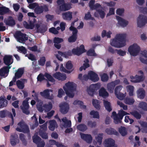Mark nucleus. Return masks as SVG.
<instances>
[{
	"label": "nucleus",
	"mask_w": 147,
	"mask_h": 147,
	"mask_svg": "<svg viewBox=\"0 0 147 147\" xmlns=\"http://www.w3.org/2000/svg\"><path fill=\"white\" fill-rule=\"evenodd\" d=\"M39 135L44 139H47L48 138V134L45 131L40 130L39 131Z\"/></svg>",
	"instance_id": "nucleus-38"
},
{
	"label": "nucleus",
	"mask_w": 147,
	"mask_h": 147,
	"mask_svg": "<svg viewBox=\"0 0 147 147\" xmlns=\"http://www.w3.org/2000/svg\"><path fill=\"white\" fill-rule=\"evenodd\" d=\"M48 11V7L46 5H39L37 4L34 10L35 13L37 14H40L44 11L45 12H47Z\"/></svg>",
	"instance_id": "nucleus-13"
},
{
	"label": "nucleus",
	"mask_w": 147,
	"mask_h": 147,
	"mask_svg": "<svg viewBox=\"0 0 147 147\" xmlns=\"http://www.w3.org/2000/svg\"><path fill=\"white\" fill-rule=\"evenodd\" d=\"M57 3L59 5V9L61 11H66L71 8V4L69 3H65L64 0H57Z\"/></svg>",
	"instance_id": "nucleus-5"
},
{
	"label": "nucleus",
	"mask_w": 147,
	"mask_h": 147,
	"mask_svg": "<svg viewBox=\"0 0 147 147\" xmlns=\"http://www.w3.org/2000/svg\"><path fill=\"white\" fill-rule=\"evenodd\" d=\"M11 55H5L3 58L4 63L7 66H4L0 69V75L1 76H4L5 74L8 73L9 69L11 68L9 65L12 63H11V60L12 59Z\"/></svg>",
	"instance_id": "nucleus-3"
},
{
	"label": "nucleus",
	"mask_w": 147,
	"mask_h": 147,
	"mask_svg": "<svg viewBox=\"0 0 147 147\" xmlns=\"http://www.w3.org/2000/svg\"><path fill=\"white\" fill-rule=\"evenodd\" d=\"M49 32L55 34H58L59 32L55 27H52L49 29Z\"/></svg>",
	"instance_id": "nucleus-60"
},
{
	"label": "nucleus",
	"mask_w": 147,
	"mask_h": 147,
	"mask_svg": "<svg viewBox=\"0 0 147 147\" xmlns=\"http://www.w3.org/2000/svg\"><path fill=\"white\" fill-rule=\"evenodd\" d=\"M8 104V101L3 97H0V105L1 108L6 107Z\"/></svg>",
	"instance_id": "nucleus-34"
},
{
	"label": "nucleus",
	"mask_w": 147,
	"mask_h": 147,
	"mask_svg": "<svg viewBox=\"0 0 147 147\" xmlns=\"http://www.w3.org/2000/svg\"><path fill=\"white\" fill-rule=\"evenodd\" d=\"M89 79L94 82H97L99 80L98 75L93 71H90L88 73Z\"/></svg>",
	"instance_id": "nucleus-17"
},
{
	"label": "nucleus",
	"mask_w": 147,
	"mask_h": 147,
	"mask_svg": "<svg viewBox=\"0 0 147 147\" xmlns=\"http://www.w3.org/2000/svg\"><path fill=\"white\" fill-rule=\"evenodd\" d=\"M134 100L133 98L127 97H126L125 100V103L129 105H133L134 103Z\"/></svg>",
	"instance_id": "nucleus-40"
},
{
	"label": "nucleus",
	"mask_w": 147,
	"mask_h": 147,
	"mask_svg": "<svg viewBox=\"0 0 147 147\" xmlns=\"http://www.w3.org/2000/svg\"><path fill=\"white\" fill-rule=\"evenodd\" d=\"M4 22L6 25L10 26H13L16 24L15 20L11 16H9L7 19H5Z\"/></svg>",
	"instance_id": "nucleus-20"
},
{
	"label": "nucleus",
	"mask_w": 147,
	"mask_h": 147,
	"mask_svg": "<svg viewBox=\"0 0 147 147\" xmlns=\"http://www.w3.org/2000/svg\"><path fill=\"white\" fill-rule=\"evenodd\" d=\"M101 80L104 82H107L109 79V77L106 73H103L101 75H100Z\"/></svg>",
	"instance_id": "nucleus-45"
},
{
	"label": "nucleus",
	"mask_w": 147,
	"mask_h": 147,
	"mask_svg": "<svg viewBox=\"0 0 147 147\" xmlns=\"http://www.w3.org/2000/svg\"><path fill=\"white\" fill-rule=\"evenodd\" d=\"M40 102H39V103L36 105V108L39 112H42L44 110L43 108V106H42L43 102L41 100H40Z\"/></svg>",
	"instance_id": "nucleus-41"
},
{
	"label": "nucleus",
	"mask_w": 147,
	"mask_h": 147,
	"mask_svg": "<svg viewBox=\"0 0 147 147\" xmlns=\"http://www.w3.org/2000/svg\"><path fill=\"white\" fill-rule=\"evenodd\" d=\"M104 106L107 111L110 112L111 111L112 109L111 107V104L110 102L105 100H103Z\"/></svg>",
	"instance_id": "nucleus-28"
},
{
	"label": "nucleus",
	"mask_w": 147,
	"mask_h": 147,
	"mask_svg": "<svg viewBox=\"0 0 147 147\" xmlns=\"http://www.w3.org/2000/svg\"><path fill=\"white\" fill-rule=\"evenodd\" d=\"M63 88L67 95L65 96V100H67V96L71 98H72L74 97V92L76 90V87L74 83L68 82L65 84V86L63 87Z\"/></svg>",
	"instance_id": "nucleus-2"
},
{
	"label": "nucleus",
	"mask_w": 147,
	"mask_h": 147,
	"mask_svg": "<svg viewBox=\"0 0 147 147\" xmlns=\"http://www.w3.org/2000/svg\"><path fill=\"white\" fill-rule=\"evenodd\" d=\"M63 41V38L58 37H55L53 39V42L55 44H59L62 42Z\"/></svg>",
	"instance_id": "nucleus-53"
},
{
	"label": "nucleus",
	"mask_w": 147,
	"mask_h": 147,
	"mask_svg": "<svg viewBox=\"0 0 147 147\" xmlns=\"http://www.w3.org/2000/svg\"><path fill=\"white\" fill-rule=\"evenodd\" d=\"M7 111L4 110L0 111V117L1 118L5 117L6 116V113Z\"/></svg>",
	"instance_id": "nucleus-63"
},
{
	"label": "nucleus",
	"mask_w": 147,
	"mask_h": 147,
	"mask_svg": "<svg viewBox=\"0 0 147 147\" xmlns=\"http://www.w3.org/2000/svg\"><path fill=\"white\" fill-rule=\"evenodd\" d=\"M126 34H117L116 35L115 38L111 42V44L112 46L117 48L123 47L126 45Z\"/></svg>",
	"instance_id": "nucleus-1"
},
{
	"label": "nucleus",
	"mask_w": 147,
	"mask_h": 147,
	"mask_svg": "<svg viewBox=\"0 0 147 147\" xmlns=\"http://www.w3.org/2000/svg\"><path fill=\"white\" fill-rule=\"evenodd\" d=\"M117 98L119 99L122 100L125 97V96L123 93H120L115 94Z\"/></svg>",
	"instance_id": "nucleus-58"
},
{
	"label": "nucleus",
	"mask_w": 147,
	"mask_h": 147,
	"mask_svg": "<svg viewBox=\"0 0 147 147\" xmlns=\"http://www.w3.org/2000/svg\"><path fill=\"white\" fill-rule=\"evenodd\" d=\"M76 127L78 130L83 132L86 130L88 128L86 125L84 124H79Z\"/></svg>",
	"instance_id": "nucleus-32"
},
{
	"label": "nucleus",
	"mask_w": 147,
	"mask_h": 147,
	"mask_svg": "<svg viewBox=\"0 0 147 147\" xmlns=\"http://www.w3.org/2000/svg\"><path fill=\"white\" fill-rule=\"evenodd\" d=\"M84 19L86 20L89 19L93 20H94V18L91 16L90 12H88L87 14H85Z\"/></svg>",
	"instance_id": "nucleus-57"
},
{
	"label": "nucleus",
	"mask_w": 147,
	"mask_h": 147,
	"mask_svg": "<svg viewBox=\"0 0 147 147\" xmlns=\"http://www.w3.org/2000/svg\"><path fill=\"white\" fill-rule=\"evenodd\" d=\"M60 111L63 114H66L68 111L69 107V105L66 103H64L59 106Z\"/></svg>",
	"instance_id": "nucleus-19"
},
{
	"label": "nucleus",
	"mask_w": 147,
	"mask_h": 147,
	"mask_svg": "<svg viewBox=\"0 0 147 147\" xmlns=\"http://www.w3.org/2000/svg\"><path fill=\"white\" fill-rule=\"evenodd\" d=\"M26 34L23 33L20 31H18L16 32L15 37L18 41L21 43H24L28 40Z\"/></svg>",
	"instance_id": "nucleus-7"
},
{
	"label": "nucleus",
	"mask_w": 147,
	"mask_h": 147,
	"mask_svg": "<svg viewBox=\"0 0 147 147\" xmlns=\"http://www.w3.org/2000/svg\"><path fill=\"white\" fill-rule=\"evenodd\" d=\"M140 50V47L137 44L135 43L130 46L128 49V51L131 55L133 56L137 55Z\"/></svg>",
	"instance_id": "nucleus-6"
},
{
	"label": "nucleus",
	"mask_w": 147,
	"mask_h": 147,
	"mask_svg": "<svg viewBox=\"0 0 147 147\" xmlns=\"http://www.w3.org/2000/svg\"><path fill=\"white\" fill-rule=\"evenodd\" d=\"M44 76L47 78L49 81L52 83L55 82V80L53 77L49 74L47 73H45L44 75L42 74H39L37 77V81L41 82L45 80Z\"/></svg>",
	"instance_id": "nucleus-9"
},
{
	"label": "nucleus",
	"mask_w": 147,
	"mask_h": 147,
	"mask_svg": "<svg viewBox=\"0 0 147 147\" xmlns=\"http://www.w3.org/2000/svg\"><path fill=\"white\" fill-rule=\"evenodd\" d=\"M73 66V65L71 63L70 61H68L66 63V68L70 70L71 69Z\"/></svg>",
	"instance_id": "nucleus-64"
},
{
	"label": "nucleus",
	"mask_w": 147,
	"mask_h": 147,
	"mask_svg": "<svg viewBox=\"0 0 147 147\" xmlns=\"http://www.w3.org/2000/svg\"><path fill=\"white\" fill-rule=\"evenodd\" d=\"M139 107L144 110L147 111V104L145 102H141L139 103Z\"/></svg>",
	"instance_id": "nucleus-42"
},
{
	"label": "nucleus",
	"mask_w": 147,
	"mask_h": 147,
	"mask_svg": "<svg viewBox=\"0 0 147 147\" xmlns=\"http://www.w3.org/2000/svg\"><path fill=\"white\" fill-rule=\"evenodd\" d=\"M62 15L63 19L65 20L70 21L72 18V13L69 11L63 13Z\"/></svg>",
	"instance_id": "nucleus-23"
},
{
	"label": "nucleus",
	"mask_w": 147,
	"mask_h": 147,
	"mask_svg": "<svg viewBox=\"0 0 147 147\" xmlns=\"http://www.w3.org/2000/svg\"><path fill=\"white\" fill-rule=\"evenodd\" d=\"M18 125L20 126V128H16V130L17 131L20 132H23L24 133H30L29 127L24 122L20 121L18 123Z\"/></svg>",
	"instance_id": "nucleus-8"
},
{
	"label": "nucleus",
	"mask_w": 147,
	"mask_h": 147,
	"mask_svg": "<svg viewBox=\"0 0 147 147\" xmlns=\"http://www.w3.org/2000/svg\"><path fill=\"white\" fill-rule=\"evenodd\" d=\"M100 87V83H97L95 84H92L88 88L87 91L90 95L93 96L95 91L98 90Z\"/></svg>",
	"instance_id": "nucleus-11"
},
{
	"label": "nucleus",
	"mask_w": 147,
	"mask_h": 147,
	"mask_svg": "<svg viewBox=\"0 0 147 147\" xmlns=\"http://www.w3.org/2000/svg\"><path fill=\"white\" fill-rule=\"evenodd\" d=\"M53 76L55 78L61 81H64L66 78V75L65 74L61 73L59 72L54 73Z\"/></svg>",
	"instance_id": "nucleus-15"
},
{
	"label": "nucleus",
	"mask_w": 147,
	"mask_h": 147,
	"mask_svg": "<svg viewBox=\"0 0 147 147\" xmlns=\"http://www.w3.org/2000/svg\"><path fill=\"white\" fill-rule=\"evenodd\" d=\"M140 124L142 127L145 128L143 129L142 132L147 133V122L142 121Z\"/></svg>",
	"instance_id": "nucleus-56"
},
{
	"label": "nucleus",
	"mask_w": 147,
	"mask_h": 147,
	"mask_svg": "<svg viewBox=\"0 0 147 147\" xmlns=\"http://www.w3.org/2000/svg\"><path fill=\"white\" fill-rule=\"evenodd\" d=\"M96 11L97 13L100 15V17L102 19L104 18L105 15L104 11L100 9H97Z\"/></svg>",
	"instance_id": "nucleus-59"
},
{
	"label": "nucleus",
	"mask_w": 147,
	"mask_h": 147,
	"mask_svg": "<svg viewBox=\"0 0 147 147\" xmlns=\"http://www.w3.org/2000/svg\"><path fill=\"white\" fill-rule=\"evenodd\" d=\"M87 125L88 127L91 128L95 127L96 125V123L95 121H89L87 122Z\"/></svg>",
	"instance_id": "nucleus-51"
},
{
	"label": "nucleus",
	"mask_w": 147,
	"mask_h": 147,
	"mask_svg": "<svg viewBox=\"0 0 147 147\" xmlns=\"http://www.w3.org/2000/svg\"><path fill=\"white\" fill-rule=\"evenodd\" d=\"M118 131L120 134L123 136H124L126 135L127 134V132L126 129V128L123 126H121L118 128Z\"/></svg>",
	"instance_id": "nucleus-31"
},
{
	"label": "nucleus",
	"mask_w": 147,
	"mask_h": 147,
	"mask_svg": "<svg viewBox=\"0 0 147 147\" xmlns=\"http://www.w3.org/2000/svg\"><path fill=\"white\" fill-rule=\"evenodd\" d=\"M87 54L89 56H96V54L94 49H90L87 52Z\"/></svg>",
	"instance_id": "nucleus-54"
},
{
	"label": "nucleus",
	"mask_w": 147,
	"mask_h": 147,
	"mask_svg": "<svg viewBox=\"0 0 147 147\" xmlns=\"http://www.w3.org/2000/svg\"><path fill=\"white\" fill-rule=\"evenodd\" d=\"M53 90L51 89H47L45 90L43 92H40L41 95L45 98L52 100L53 98L50 96V92H52Z\"/></svg>",
	"instance_id": "nucleus-16"
},
{
	"label": "nucleus",
	"mask_w": 147,
	"mask_h": 147,
	"mask_svg": "<svg viewBox=\"0 0 147 147\" xmlns=\"http://www.w3.org/2000/svg\"><path fill=\"white\" fill-rule=\"evenodd\" d=\"M123 87L121 85H119L116 87L115 89V93H120V91L121 90Z\"/></svg>",
	"instance_id": "nucleus-62"
},
{
	"label": "nucleus",
	"mask_w": 147,
	"mask_h": 147,
	"mask_svg": "<svg viewBox=\"0 0 147 147\" xmlns=\"http://www.w3.org/2000/svg\"><path fill=\"white\" fill-rule=\"evenodd\" d=\"M130 113L137 119H140L142 117L141 115L137 111H133L131 112Z\"/></svg>",
	"instance_id": "nucleus-37"
},
{
	"label": "nucleus",
	"mask_w": 147,
	"mask_h": 147,
	"mask_svg": "<svg viewBox=\"0 0 147 147\" xmlns=\"http://www.w3.org/2000/svg\"><path fill=\"white\" fill-rule=\"evenodd\" d=\"M28 100V98H27L25 100H23L22 105L20 106V109L22 112L26 115H28L30 114V112L29 110V105Z\"/></svg>",
	"instance_id": "nucleus-10"
},
{
	"label": "nucleus",
	"mask_w": 147,
	"mask_h": 147,
	"mask_svg": "<svg viewBox=\"0 0 147 147\" xmlns=\"http://www.w3.org/2000/svg\"><path fill=\"white\" fill-rule=\"evenodd\" d=\"M24 73V69L23 68L18 69L15 74L16 77L17 78H19L22 76Z\"/></svg>",
	"instance_id": "nucleus-30"
},
{
	"label": "nucleus",
	"mask_w": 147,
	"mask_h": 147,
	"mask_svg": "<svg viewBox=\"0 0 147 147\" xmlns=\"http://www.w3.org/2000/svg\"><path fill=\"white\" fill-rule=\"evenodd\" d=\"M16 48L18 49L17 51L20 53H22L24 55L27 53V50L25 47L22 46L17 47Z\"/></svg>",
	"instance_id": "nucleus-39"
},
{
	"label": "nucleus",
	"mask_w": 147,
	"mask_h": 147,
	"mask_svg": "<svg viewBox=\"0 0 147 147\" xmlns=\"http://www.w3.org/2000/svg\"><path fill=\"white\" fill-rule=\"evenodd\" d=\"M78 36L72 35L68 38V41L69 42H75Z\"/></svg>",
	"instance_id": "nucleus-52"
},
{
	"label": "nucleus",
	"mask_w": 147,
	"mask_h": 147,
	"mask_svg": "<svg viewBox=\"0 0 147 147\" xmlns=\"http://www.w3.org/2000/svg\"><path fill=\"white\" fill-rule=\"evenodd\" d=\"M16 84L18 87L19 89H22L24 87V83L20 80H18L16 82Z\"/></svg>",
	"instance_id": "nucleus-49"
},
{
	"label": "nucleus",
	"mask_w": 147,
	"mask_h": 147,
	"mask_svg": "<svg viewBox=\"0 0 147 147\" xmlns=\"http://www.w3.org/2000/svg\"><path fill=\"white\" fill-rule=\"evenodd\" d=\"M137 95L139 98L143 99L145 96V91L142 88L139 89L137 91Z\"/></svg>",
	"instance_id": "nucleus-27"
},
{
	"label": "nucleus",
	"mask_w": 147,
	"mask_h": 147,
	"mask_svg": "<svg viewBox=\"0 0 147 147\" xmlns=\"http://www.w3.org/2000/svg\"><path fill=\"white\" fill-rule=\"evenodd\" d=\"M32 138L33 142L36 144L39 143L41 142V138L37 135L33 137Z\"/></svg>",
	"instance_id": "nucleus-50"
},
{
	"label": "nucleus",
	"mask_w": 147,
	"mask_h": 147,
	"mask_svg": "<svg viewBox=\"0 0 147 147\" xmlns=\"http://www.w3.org/2000/svg\"><path fill=\"white\" fill-rule=\"evenodd\" d=\"M92 103L93 106L96 109L98 110L100 109V105L98 100L93 99Z\"/></svg>",
	"instance_id": "nucleus-44"
},
{
	"label": "nucleus",
	"mask_w": 147,
	"mask_h": 147,
	"mask_svg": "<svg viewBox=\"0 0 147 147\" xmlns=\"http://www.w3.org/2000/svg\"><path fill=\"white\" fill-rule=\"evenodd\" d=\"M43 107L46 110L49 111L52 109L53 105L51 102H49L48 104H44Z\"/></svg>",
	"instance_id": "nucleus-47"
},
{
	"label": "nucleus",
	"mask_w": 147,
	"mask_h": 147,
	"mask_svg": "<svg viewBox=\"0 0 147 147\" xmlns=\"http://www.w3.org/2000/svg\"><path fill=\"white\" fill-rule=\"evenodd\" d=\"M103 134H99L96 138V140L99 145H100L102 142Z\"/></svg>",
	"instance_id": "nucleus-48"
},
{
	"label": "nucleus",
	"mask_w": 147,
	"mask_h": 147,
	"mask_svg": "<svg viewBox=\"0 0 147 147\" xmlns=\"http://www.w3.org/2000/svg\"><path fill=\"white\" fill-rule=\"evenodd\" d=\"M138 27L141 28L147 24V17L144 15H140L137 19Z\"/></svg>",
	"instance_id": "nucleus-12"
},
{
	"label": "nucleus",
	"mask_w": 147,
	"mask_h": 147,
	"mask_svg": "<svg viewBox=\"0 0 147 147\" xmlns=\"http://www.w3.org/2000/svg\"><path fill=\"white\" fill-rule=\"evenodd\" d=\"M73 105H80V107L81 108L85 109L86 108V106L84 105V103L83 101L80 100H76L74 101L73 103Z\"/></svg>",
	"instance_id": "nucleus-33"
},
{
	"label": "nucleus",
	"mask_w": 147,
	"mask_h": 147,
	"mask_svg": "<svg viewBox=\"0 0 147 147\" xmlns=\"http://www.w3.org/2000/svg\"><path fill=\"white\" fill-rule=\"evenodd\" d=\"M36 21L35 18H34L33 21L29 20V26L30 28V29H32L34 27V23Z\"/></svg>",
	"instance_id": "nucleus-61"
},
{
	"label": "nucleus",
	"mask_w": 147,
	"mask_h": 147,
	"mask_svg": "<svg viewBox=\"0 0 147 147\" xmlns=\"http://www.w3.org/2000/svg\"><path fill=\"white\" fill-rule=\"evenodd\" d=\"M99 95L104 98H106L109 96L108 93L106 91L104 88H102L99 90Z\"/></svg>",
	"instance_id": "nucleus-26"
},
{
	"label": "nucleus",
	"mask_w": 147,
	"mask_h": 147,
	"mask_svg": "<svg viewBox=\"0 0 147 147\" xmlns=\"http://www.w3.org/2000/svg\"><path fill=\"white\" fill-rule=\"evenodd\" d=\"M49 126L48 127L49 129L51 131H54L55 128L58 127V125L56 121L54 120L49 121Z\"/></svg>",
	"instance_id": "nucleus-22"
},
{
	"label": "nucleus",
	"mask_w": 147,
	"mask_h": 147,
	"mask_svg": "<svg viewBox=\"0 0 147 147\" xmlns=\"http://www.w3.org/2000/svg\"><path fill=\"white\" fill-rule=\"evenodd\" d=\"M143 76L142 75L139 76L137 75H136V80H131V81L132 82L138 83L143 81Z\"/></svg>",
	"instance_id": "nucleus-36"
},
{
	"label": "nucleus",
	"mask_w": 147,
	"mask_h": 147,
	"mask_svg": "<svg viewBox=\"0 0 147 147\" xmlns=\"http://www.w3.org/2000/svg\"><path fill=\"white\" fill-rule=\"evenodd\" d=\"M45 57H40V60L38 61L39 64L40 65L43 66L45 64Z\"/></svg>",
	"instance_id": "nucleus-55"
},
{
	"label": "nucleus",
	"mask_w": 147,
	"mask_h": 147,
	"mask_svg": "<svg viewBox=\"0 0 147 147\" xmlns=\"http://www.w3.org/2000/svg\"><path fill=\"white\" fill-rule=\"evenodd\" d=\"M80 135L82 139L86 141L88 143H91L92 140V138L90 134H85L82 133H80Z\"/></svg>",
	"instance_id": "nucleus-18"
},
{
	"label": "nucleus",
	"mask_w": 147,
	"mask_h": 147,
	"mask_svg": "<svg viewBox=\"0 0 147 147\" xmlns=\"http://www.w3.org/2000/svg\"><path fill=\"white\" fill-rule=\"evenodd\" d=\"M72 52L73 54L79 56L85 52L84 46L82 45L79 47H77L76 49L74 48L72 50Z\"/></svg>",
	"instance_id": "nucleus-14"
},
{
	"label": "nucleus",
	"mask_w": 147,
	"mask_h": 147,
	"mask_svg": "<svg viewBox=\"0 0 147 147\" xmlns=\"http://www.w3.org/2000/svg\"><path fill=\"white\" fill-rule=\"evenodd\" d=\"M127 91L128 92L129 95L131 96L134 95V87L133 86L128 85L126 87Z\"/></svg>",
	"instance_id": "nucleus-35"
},
{
	"label": "nucleus",
	"mask_w": 147,
	"mask_h": 147,
	"mask_svg": "<svg viewBox=\"0 0 147 147\" xmlns=\"http://www.w3.org/2000/svg\"><path fill=\"white\" fill-rule=\"evenodd\" d=\"M129 113L123 111L122 109L119 110L117 114L115 111L112 113V117L113 118L114 123L116 124L121 123L123 116L126 115H129Z\"/></svg>",
	"instance_id": "nucleus-4"
},
{
	"label": "nucleus",
	"mask_w": 147,
	"mask_h": 147,
	"mask_svg": "<svg viewBox=\"0 0 147 147\" xmlns=\"http://www.w3.org/2000/svg\"><path fill=\"white\" fill-rule=\"evenodd\" d=\"M116 18L118 24L122 27H124L127 25L128 23L127 21L118 16H116Z\"/></svg>",
	"instance_id": "nucleus-21"
},
{
	"label": "nucleus",
	"mask_w": 147,
	"mask_h": 147,
	"mask_svg": "<svg viewBox=\"0 0 147 147\" xmlns=\"http://www.w3.org/2000/svg\"><path fill=\"white\" fill-rule=\"evenodd\" d=\"M105 131L106 133L108 135H114L117 136L119 135L118 132L113 128L110 127L107 128L105 129Z\"/></svg>",
	"instance_id": "nucleus-24"
},
{
	"label": "nucleus",
	"mask_w": 147,
	"mask_h": 147,
	"mask_svg": "<svg viewBox=\"0 0 147 147\" xmlns=\"http://www.w3.org/2000/svg\"><path fill=\"white\" fill-rule=\"evenodd\" d=\"M90 115L92 116L94 118L99 119V116L98 112L92 110L90 112Z\"/></svg>",
	"instance_id": "nucleus-46"
},
{
	"label": "nucleus",
	"mask_w": 147,
	"mask_h": 147,
	"mask_svg": "<svg viewBox=\"0 0 147 147\" xmlns=\"http://www.w3.org/2000/svg\"><path fill=\"white\" fill-rule=\"evenodd\" d=\"M105 142V146L107 147H112L115 145V140L111 138L106 140Z\"/></svg>",
	"instance_id": "nucleus-25"
},
{
	"label": "nucleus",
	"mask_w": 147,
	"mask_h": 147,
	"mask_svg": "<svg viewBox=\"0 0 147 147\" xmlns=\"http://www.w3.org/2000/svg\"><path fill=\"white\" fill-rule=\"evenodd\" d=\"M115 87V85L112 82L108 84L107 85V89L109 91L111 92L113 91Z\"/></svg>",
	"instance_id": "nucleus-43"
},
{
	"label": "nucleus",
	"mask_w": 147,
	"mask_h": 147,
	"mask_svg": "<svg viewBox=\"0 0 147 147\" xmlns=\"http://www.w3.org/2000/svg\"><path fill=\"white\" fill-rule=\"evenodd\" d=\"M9 9L5 6L0 7V15H4L9 12Z\"/></svg>",
	"instance_id": "nucleus-29"
}]
</instances>
